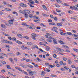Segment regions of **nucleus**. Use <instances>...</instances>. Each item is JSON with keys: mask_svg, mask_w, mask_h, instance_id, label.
<instances>
[{"mask_svg": "<svg viewBox=\"0 0 78 78\" xmlns=\"http://www.w3.org/2000/svg\"><path fill=\"white\" fill-rule=\"evenodd\" d=\"M57 30H58V28H57V27H53L52 29H51V30H52V31H55L56 33H58V32Z\"/></svg>", "mask_w": 78, "mask_h": 78, "instance_id": "f257e3e1", "label": "nucleus"}, {"mask_svg": "<svg viewBox=\"0 0 78 78\" xmlns=\"http://www.w3.org/2000/svg\"><path fill=\"white\" fill-rule=\"evenodd\" d=\"M14 20H10L9 21V23L10 25H13L14 23Z\"/></svg>", "mask_w": 78, "mask_h": 78, "instance_id": "f03ea898", "label": "nucleus"}, {"mask_svg": "<svg viewBox=\"0 0 78 78\" xmlns=\"http://www.w3.org/2000/svg\"><path fill=\"white\" fill-rule=\"evenodd\" d=\"M55 48L56 49H57L58 51H60V52H62V51H64V50L63 49H61V48H59L58 47H56Z\"/></svg>", "mask_w": 78, "mask_h": 78, "instance_id": "7ed1b4c3", "label": "nucleus"}, {"mask_svg": "<svg viewBox=\"0 0 78 78\" xmlns=\"http://www.w3.org/2000/svg\"><path fill=\"white\" fill-rule=\"evenodd\" d=\"M26 13L27 12H24L23 13V14H24L25 17L27 19L28 17V15Z\"/></svg>", "mask_w": 78, "mask_h": 78, "instance_id": "20e7f679", "label": "nucleus"}, {"mask_svg": "<svg viewBox=\"0 0 78 78\" xmlns=\"http://www.w3.org/2000/svg\"><path fill=\"white\" fill-rule=\"evenodd\" d=\"M20 6H22V7H27V5L24 3H21L20 4Z\"/></svg>", "mask_w": 78, "mask_h": 78, "instance_id": "39448f33", "label": "nucleus"}, {"mask_svg": "<svg viewBox=\"0 0 78 78\" xmlns=\"http://www.w3.org/2000/svg\"><path fill=\"white\" fill-rule=\"evenodd\" d=\"M27 26L28 28H29V29H31V30H33V29H35V27H34L33 28H32V27H31V26H28V25H27Z\"/></svg>", "mask_w": 78, "mask_h": 78, "instance_id": "423d86ee", "label": "nucleus"}, {"mask_svg": "<svg viewBox=\"0 0 78 78\" xmlns=\"http://www.w3.org/2000/svg\"><path fill=\"white\" fill-rule=\"evenodd\" d=\"M1 41V42H2V43H8V41L5 40H4Z\"/></svg>", "mask_w": 78, "mask_h": 78, "instance_id": "0eeeda50", "label": "nucleus"}, {"mask_svg": "<svg viewBox=\"0 0 78 78\" xmlns=\"http://www.w3.org/2000/svg\"><path fill=\"white\" fill-rule=\"evenodd\" d=\"M49 39V42H50L51 43V42H52L51 40V39H53V37H49L48 38Z\"/></svg>", "mask_w": 78, "mask_h": 78, "instance_id": "6e6552de", "label": "nucleus"}, {"mask_svg": "<svg viewBox=\"0 0 78 78\" xmlns=\"http://www.w3.org/2000/svg\"><path fill=\"white\" fill-rule=\"evenodd\" d=\"M27 44L28 45H33V44L30 42H27Z\"/></svg>", "mask_w": 78, "mask_h": 78, "instance_id": "1a4fd4ad", "label": "nucleus"}, {"mask_svg": "<svg viewBox=\"0 0 78 78\" xmlns=\"http://www.w3.org/2000/svg\"><path fill=\"white\" fill-rule=\"evenodd\" d=\"M45 75V72L43 71L41 73V76H44Z\"/></svg>", "mask_w": 78, "mask_h": 78, "instance_id": "9d476101", "label": "nucleus"}, {"mask_svg": "<svg viewBox=\"0 0 78 78\" xmlns=\"http://www.w3.org/2000/svg\"><path fill=\"white\" fill-rule=\"evenodd\" d=\"M1 26L2 28H6V26L4 24H2L1 25Z\"/></svg>", "mask_w": 78, "mask_h": 78, "instance_id": "9b49d317", "label": "nucleus"}, {"mask_svg": "<svg viewBox=\"0 0 78 78\" xmlns=\"http://www.w3.org/2000/svg\"><path fill=\"white\" fill-rule=\"evenodd\" d=\"M16 43H18V44H22V43L20 42V41H19L17 40L16 41Z\"/></svg>", "mask_w": 78, "mask_h": 78, "instance_id": "f8f14e48", "label": "nucleus"}, {"mask_svg": "<svg viewBox=\"0 0 78 78\" xmlns=\"http://www.w3.org/2000/svg\"><path fill=\"white\" fill-rule=\"evenodd\" d=\"M53 42L54 44H57V43H58L57 41L55 40H53Z\"/></svg>", "mask_w": 78, "mask_h": 78, "instance_id": "ddd939ff", "label": "nucleus"}, {"mask_svg": "<svg viewBox=\"0 0 78 78\" xmlns=\"http://www.w3.org/2000/svg\"><path fill=\"white\" fill-rule=\"evenodd\" d=\"M62 4H63V6H69V4L66 3H62Z\"/></svg>", "mask_w": 78, "mask_h": 78, "instance_id": "4468645a", "label": "nucleus"}, {"mask_svg": "<svg viewBox=\"0 0 78 78\" xmlns=\"http://www.w3.org/2000/svg\"><path fill=\"white\" fill-rule=\"evenodd\" d=\"M17 35L18 37H20V38H22V35L20 34H18Z\"/></svg>", "mask_w": 78, "mask_h": 78, "instance_id": "2eb2a0df", "label": "nucleus"}, {"mask_svg": "<svg viewBox=\"0 0 78 78\" xmlns=\"http://www.w3.org/2000/svg\"><path fill=\"white\" fill-rule=\"evenodd\" d=\"M59 43H60V44H61L62 45V44H65V43L63 41L61 40H60L59 41Z\"/></svg>", "mask_w": 78, "mask_h": 78, "instance_id": "dca6fc26", "label": "nucleus"}, {"mask_svg": "<svg viewBox=\"0 0 78 78\" xmlns=\"http://www.w3.org/2000/svg\"><path fill=\"white\" fill-rule=\"evenodd\" d=\"M49 24L50 25H56V24L54 23H49Z\"/></svg>", "mask_w": 78, "mask_h": 78, "instance_id": "f3484780", "label": "nucleus"}, {"mask_svg": "<svg viewBox=\"0 0 78 78\" xmlns=\"http://www.w3.org/2000/svg\"><path fill=\"white\" fill-rule=\"evenodd\" d=\"M67 34H68V35H69V36H71V35H72V34L70 32H67Z\"/></svg>", "mask_w": 78, "mask_h": 78, "instance_id": "a211bd4d", "label": "nucleus"}, {"mask_svg": "<svg viewBox=\"0 0 78 78\" xmlns=\"http://www.w3.org/2000/svg\"><path fill=\"white\" fill-rule=\"evenodd\" d=\"M68 63L69 64H72V62L71 61L69 60L68 61Z\"/></svg>", "mask_w": 78, "mask_h": 78, "instance_id": "6ab92c4d", "label": "nucleus"}, {"mask_svg": "<svg viewBox=\"0 0 78 78\" xmlns=\"http://www.w3.org/2000/svg\"><path fill=\"white\" fill-rule=\"evenodd\" d=\"M42 7H43L44 9H45V10H47V7L45 6V5H43Z\"/></svg>", "mask_w": 78, "mask_h": 78, "instance_id": "aec40b11", "label": "nucleus"}, {"mask_svg": "<svg viewBox=\"0 0 78 78\" xmlns=\"http://www.w3.org/2000/svg\"><path fill=\"white\" fill-rule=\"evenodd\" d=\"M36 44H34L32 45V48L33 49H34L35 48H36Z\"/></svg>", "mask_w": 78, "mask_h": 78, "instance_id": "412c9836", "label": "nucleus"}, {"mask_svg": "<svg viewBox=\"0 0 78 78\" xmlns=\"http://www.w3.org/2000/svg\"><path fill=\"white\" fill-rule=\"evenodd\" d=\"M31 36L32 37H36V34H32Z\"/></svg>", "mask_w": 78, "mask_h": 78, "instance_id": "4be33fe9", "label": "nucleus"}, {"mask_svg": "<svg viewBox=\"0 0 78 78\" xmlns=\"http://www.w3.org/2000/svg\"><path fill=\"white\" fill-rule=\"evenodd\" d=\"M29 75H31V76H33V73L32 72H30L29 73Z\"/></svg>", "mask_w": 78, "mask_h": 78, "instance_id": "5701e85b", "label": "nucleus"}, {"mask_svg": "<svg viewBox=\"0 0 78 78\" xmlns=\"http://www.w3.org/2000/svg\"><path fill=\"white\" fill-rule=\"evenodd\" d=\"M22 73H24V74H25L26 75H28V73H27V72L24 71V70H23Z\"/></svg>", "mask_w": 78, "mask_h": 78, "instance_id": "b1692460", "label": "nucleus"}, {"mask_svg": "<svg viewBox=\"0 0 78 78\" xmlns=\"http://www.w3.org/2000/svg\"><path fill=\"white\" fill-rule=\"evenodd\" d=\"M16 55L17 56H18V55H21V54H20V52H17L16 53Z\"/></svg>", "mask_w": 78, "mask_h": 78, "instance_id": "393cba45", "label": "nucleus"}, {"mask_svg": "<svg viewBox=\"0 0 78 78\" xmlns=\"http://www.w3.org/2000/svg\"><path fill=\"white\" fill-rule=\"evenodd\" d=\"M56 1L58 3H62V2L60 0H56Z\"/></svg>", "mask_w": 78, "mask_h": 78, "instance_id": "a878e982", "label": "nucleus"}, {"mask_svg": "<svg viewBox=\"0 0 78 78\" xmlns=\"http://www.w3.org/2000/svg\"><path fill=\"white\" fill-rule=\"evenodd\" d=\"M57 25L58 26H62V24L61 23H57Z\"/></svg>", "mask_w": 78, "mask_h": 78, "instance_id": "bb28decb", "label": "nucleus"}, {"mask_svg": "<svg viewBox=\"0 0 78 78\" xmlns=\"http://www.w3.org/2000/svg\"><path fill=\"white\" fill-rule=\"evenodd\" d=\"M6 25L8 26L9 27H11V25L9 23H6Z\"/></svg>", "mask_w": 78, "mask_h": 78, "instance_id": "cd10ccee", "label": "nucleus"}, {"mask_svg": "<svg viewBox=\"0 0 78 78\" xmlns=\"http://www.w3.org/2000/svg\"><path fill=\"white\" fill-rule=\"evenodd\" d=\"M68 13H69V14H72V13H73V12H72V11H71V10H69L68 11Z\"/></svg>", "mask_w": 78, "mask_h": 78, "instance_id": "c85d7f7f", "label": "nucleus"}, {"mask_svg": "<svg viewBox=\"0 0 78 78\" xmlns=\"http://www.w3.org/2000/svg\"><path fill=\"white\" fill-rule=\"evenodd\" d=\"M60 33L61 35H66V34L62 32H60Z\"/></svg>", "mask_w": 78, "mask_h": 78, "instance_id": "c756f323", "label": "nucleus"}, {"mask_svg": "<svg viewBox=\"0 0 78 78\" xmlns=\"http://www.w3.org/2000/svg\"><path fill=\"white\" fill-rule=\"evenodd\" d=\"M1 62L2 63V64H6V62L3 61H2Z\"/></svg>", "mask_w": 78, "mask_h": 78, "instance_id": "7c9ffc66", "label": "nucleus"}, {"mask_svg": "<svg viewBox=\"0 0 78 78\" xmlns=\"http://www.w3.org/2000/svg\"><path fill=\"white\" fill-rule=\"evenodd\" d=\"M8 44H11V45L12 44V43L11 41H7V43Z\"/></svg>", "mask_w": 78, "mask_h": 78, "instance_id": "2f4dec72", "label": "nucleus"}, {"mask_svg": "<svg viewBox=\"0 0 78 78\" xmlns=\"http://www.w3.org/2000/svg\"><path fill=\"white\" fill-rule=\"evenodd\" d=\"M64 68L65 69H66V70H69V68H67V67L66 66H64Z\"/></svg>", "mask_w": 78, "mask_h": 78, "instance_id": "473e14b6", "label": "nucleus"}, {"mask_svg": "<svg viewBox=\"0 0 78 78\" xmlns=\"http://www.w3.org/2000/svg\"><path fill=\"white\" fill-rule=\"evenodd\" d=\"M46 50L47 51H49V50H50V47H47L46 48Z\"/></svg>", "mask_w": 78, "mask_h": 78, "instance_id": "72a5a7b5", "label": "nucleus"}, {"mask_svg": "<svg viewBox=\"0 0 78 78\" xmlns=\"http://www.w3.org/2000/svg\"><path fill=\"white\" fill-rule=\"evenodd\" d=\"M33 16V14H29V16L30 17V18H32Z\"/></svg>", "mask_w": 78, "mask_h": 78, "instance_id": "f704fd0d", "label": "nucleus"}, {"mask_svg": "<svg viewBox=\"0 0 78 78\" xmlns=\"http://www.w3.org/2000/svg\"><path fill=\"white\" fill-rule=\"evenodd\" d=\"M28 67H30V68H33V66L32 65H28Z\"/></svg>", "mask_w": 78, "mask_h": 78, "instance_id": "c9c22d12", "label": "nucleus"}, {"mask_svg": "<svg viewBox=\"0 0 78 78\" xmlns=\"http://www.w3.org/2000/svg\"><path fill=\"white\" fill-rule=\"evenodd\" d=\"M74 9H75V10H76V11H78V8H77L76 7L74 6Z\"/></svg>", "mask_w": 78, "mask_h": 78, "instance_id": "e433bc0d", "label": "nucleus"}, {"mask_svg": "<svg viewBox=\"0 0 78 78\" xmlns=\"http://www.w3.org/2000/svg\"><path fill=\"white\" fill-rule=\"evenodd\" d=\"M37 61H39V62L42 61V60H41V59H39V58L38 57L37 58Z\"/></svg>", "mask_w": 78, "mask_h": 78, "instance_id": "4c0bfd02", "label": "nucleus"}, {"mask_svg": "<svg viewBox=\"0 0 78 78\" xmlns=\"http://www.w3.org/2000/svg\"><path fill=\"white\" fill-rule=\"evenodd\" d=\"M42 15L43 16H44V17H48V15H47L45 14H44V13H43Z\"/></svg>", "mask_w": 78, "mask_h": 78, "instance_id": "58836bf2", "label": "nucleus"}, {"mask_svg": "<svg viewBox=\"0 0 78 78\" xmlns=\"http://www.w3.org/2000/svg\"><path fill=\"white\" fill-rule=\"evenodd\" d=\"M12 41H16L17 39H16V38L15 37H13L12 38Z\"/></svg>", "mask_w": 78, "mask_h": 78, "instance_id": "ea45409f", "label": "nucleus"}, {"mask_svg": "<svg viewBox=\"0 0 78 78\" xmlns=\"http://www.w3.org/2000/svg\"><path fill=\"white\" fill-rule=\"evenodd\" d=\"M56 11H57L58 12H61V10L58 9H56Z\"/></svg>", "mask_w": 78, "mask_h": 78, "instance_id": "a19ab883", "label": "nucleus"}, {"mask_svg": "<svg viewBox=\"0 0 78 78\" xmlns=\"http://www.w3.org/2000/svg\"><path fill=\"white\" fill-rule=\"evenodd\" d=\"M48 22H49V23H50V22H52V20H51V19H48Z\"/></svg>", "mask_w": 78, "mask_h": 78, "instance_id": "79ce46f5", "label": "nucleus"}, {"mask_svg": "<svg viewBox=\"0 0 78 78\" xmlns=\"http://www.w3.org/2000/svg\"><path fill=\"white\" fill-rule=\"evenodd\" d=\"M53 19L55 20H56V21L58 20V19L56 17H54Z\"/></svg>", "mask_w": 78, "mask_h": 78, "instance_id": "37998d69", "label": "nucleus"}, {"mask_svg": "<svg viewBox=\"0 0 78 78\" xmlns=\"http://www.w3.org/2000/svg\"><path fill=\"white\" fill-rule=\"evenodd\" d=\"M71 67L73 68V69H74V68L75 69V68H76V67L75 66H74V65H72L71 66Z\"/></svg>", "mask_w": 78, "mask_h": 78, "instance_id": "c03bdc74", "label": "nucleus"}, {"mask_svg": "<svg viewBox=\"0 0 78 78\" xmlns=\"http://www.w3.org/2000/svg\"><path fill=\"white\" fill-rule=\"evenodd\" d=\"M28 5H30V7H31V8H34V6H33L31 5V4H29V3H28Z\"/></svg>", "mask_w": 78, "mask_h": 78, "instance_id": "a18cd8bd", "label": "nucleus"}, {"mask_svg": "<svg viewBox=\"0 0 78 78\" xmlns=\"http://www.w3.org/2000/svg\"><path fill=\"white\" fill-rule=\"evenodd\" d=\"M5 71H6V70L5 69H2L1 70V72H2V73H4L5 72Z\"/></svg>", "mask_w": 78, "mask_h": 78, "instance_id": "49530a36", "label": "nucleus"}, {"mask_svg": "<svg viewBox=\"0 0 78 78\" xmlns=\"http://www.w3.org/2000/svg\"><path fill=\"white\" fill-rule=\"evenodd\" d=\"M6 66L7 67V69H11V67H10V66H9V65H7Z\"/></svg>", "mask_w": 78, "mask_h": 78, "instance_id": "de8ad7c7", "label": "nucleus"}, {"mask_svg": "<svg viewBox=\"0 0 78 78\" xmlns=\"http://www.w3.org/2000/svg\"><path fill=\"white\" fill-rule=\"evenodd\" d=\"M6 47L7 48H10L8 44L6 45Z\"/></svg>", "mask_w": 78, "mask_h": 78, "instance_id": "09e8293b", "label": "nucleus"}, {"mask_svg": "<svg viewBox=\"0 0 78 78\" xmlns=\"http://www.w3.org/2000/svg\"><path fill=\"white\" fill-rule=\"evenodd\" d=\"M63 61H67V58H63Z\"/></svg>", "mask_w": 78, "mask_h": 78, "instance_id": "8fccbe9b", "label": "nucleus"}, {"mask_svg": "<svg viewBox=\"0 0 78 78\" xmlns=\"http://www.w3.org/2000/svg\"><path fill=\"white\" fill-rule=\"evenodd\" d=\"M45 71L46 72H50V70H49L48 69H45Z\"/></svg>", "mask_w": 78, "mask_h": 78, "instance_id": "3c124183", "label": "nucleus"}, {"mask_svg": "<svg viewBox=\"0 0 78 78\" xmlns=\"http://www.w3.org/2000/svg\"><path fill=\"white\" fill-rule=\"evenodd\" d=\"M5 10H6V11H11V9H9L5 8Z\"/></svg>", "mask_w": 78, "mask_h": 78, "instance_id": "603ef678", "label": "nucleus"}, {"mask_svg": "<svg viewBox=\"0 0 78 78\" xmlns=\"http://www.w3.org/2000/svg\"><path fill=\"white\" fill-rule=\"evenodd\" d=\"M24 37V38H26V39H29V37L27 36H25Z\"/></svg>", "mask_w": 78, "mask_h": 78, "instance_id": "864d4df0", "label": "nucleus"}, {"mask_svg": "<svg viewBox=\"0 0 78 78\" xmlns=\"http://www.w3.org/2000/svg\"><path fill=\"white\" fill-rule=\"evenodd\" d=\"M74 7H75V6H70V8L71 9H74Z\"/></svg>", "mask_w": 78, "mask_h": 78, "instance_id": "5fc2aeb1", "label": "nucleus"}, {"mask_svg": "<svg viewBox=\"0 0 78 78\" xmlns=\"http://www.w3.org/2000/svg\"><path fill=\"white\" fill-rule=\"evenodd\" d=\"M29 3H31V4H34V1H32L31 2L30 1H29Z\"/></svg>", "mask_w": 78, "mask_h": 78, "instance_id": "6e6d98bb", "label": "nucleus"}, {"mask_svg": "<svg viewBox=\"0 0 78 78\" xmlns=\"http://www.w3.org/2000/svg\"><path fill=\"white\" fill-rule=\"evenodd\" d=\"M73 50L78 53V49H73Z\"/></svg>", "mask_w": 78, "mask_h": 78, "instance_id": "4d7b16f0", "label": "nucleus"}, {"mask_svg": "<svg viewBox=\"0 0 78 78\" xmlns=\"http://www.w3.org/2000/svg\"><path fill=\"white\" fill-rule=\"evenodd\" d=\"M26 13H27V14H30V13H31V12L29 10H27V12H26Z\"/></svg>", "mask_w": 78, "mask_h": 78, "instance_id": "13d9d810", "label": "nucleus"}, {"mask_svg": "<svg viewBox=\"0 0 78 78\" xmlns=\"http://www.w3.org/2000/svg\"><path fill=\"white\" fill-rule=\"evenodd\" d=\"M59 63L61 65H62V64H63V62L61 61Z\"/></svg>", "mask_w": 78, "mask_h": 78, "instance_id": "bf43d9fd", "label": "nucleus"}, {"mask_svg": "<svg viewBox=\"0 0 78 78\" xmlns=\"http://www.w3.org/2000/svg\"><path fill=\"white\" fill-rule=\"evenodd\" d=\"M15 68L16 69H17V70H18L20 68L19 67L16 66L15 67Z\"/></svg>", "mask_w": 78, "mask_h": 78, "instance_id": "052dcab7", "label": "nucleus"}, {"mask_svg": "<svg viewBox=\"0 0 78 78\" xmlns=\"http://www.w3.org/2000/svg\"><path fill=\"white\" fill-rule=\"evenodd\" d=\"M2 40H5V38L4 37H1Z\"/></svg>", "mask_w": 78, "mask_h": 78, "instance_id": "680f3d73", "label": "nucleus"}, {"mask_svg": "<svg viewBox=\"0 0 78 78\" xmlns=\"http://www.w3.org/2000/svg\"><path fill=\"white\" fill-rule=\"evenodd\" d=\"M18 70H19L20 72H22V73L23 72V70H22V69H20V68H19Z\"/></svg>", "mask_w": 78, "mask_h": 78, "instance_id": "e2e57ef3", "label": "nucleus"}, {"mask_svg": "<svg viewBox=\"0 0 78 78\" xmlns=\"http://www.w3.org/2000/svg\"><path fill=\"white\" fill-rule=\"evenodd\" d=\"M51 76H52V77H55L56 76L54 74H51Z\"/></svg>", "mask_w": 78, "mask_h": 78, "instance_id": "0e129e2a", "label": "nucleus"}, {"mask_svg": "<svg viewBox=\"0 0 78 78\" xmlns=\"http://www.w3.org/2000/svg\"><path fill=\"white\" fill-rule=\"evenodd\" d=\"M39 50L40 51H41V52H44V50H42V49L41 48H40Z\"/></svg>", "mask_w": 78, "mask_h": 78, "instance_id": "69168bd1", "label": "nucleus"}, {"mask_svg": "<svg viewBox=\"0 0 78 78\" xmlns=\"http://www.w3.org/2000/svg\"><path fill=\"white\" fill-rule=\"evenodd\" d=\"M53 56L54 58H56V56H57L55 54H54L53 55Z\"/></svg>", "mask_w": 78, "mask_h": 78, "instance_id": "338daca9", "label": "nucleus"}, {"mask_svg": "<svg viewBox=\"0 0 78 78\" xmlns=\"http://www.w3.org/2000/svg\"><path fill=\"white\" fill-rule=\"evenodd\" d=\"M9 60L11 62H12V58H9Z\"/></svg>", "mask_w": 78, "mask_h": 78, "instance_id": "774afa93", "label": "nucleus"}]
</instances>
